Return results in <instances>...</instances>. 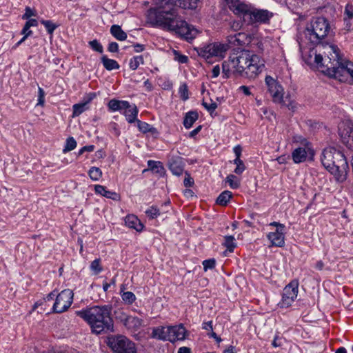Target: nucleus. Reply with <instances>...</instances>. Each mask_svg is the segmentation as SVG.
I'll return each instance as SVG.
<instances>
[{
    "mask_svg": "<svg viewBox=\"0 0 353 353\" xmlns=\"http://www.w3.org/2000/svg\"><path fill=\"white\" fill-rule=\"evenodd\" d=\"M155 6L148 11L147 21L152 26L174 32L187 41L195 38L197 31L178 14L175 0H150Z\"/></svg>",
    "mask_w": 353,
    "mask_h": 353,
    "instance_id": "nucleus-1",
    "label": "nucleus"
},
{
    "mask_svg": "<svg viewBox=\"0 0 353 353\" xmlns=\"http://www.w3.org/2000/svg\"><path fill=\"white\" fill-rule=\"evenodd\" d=\"M327 48L328 54L325 59L313 49L310 50L304 58L305 63L339 81H345L348 76L353 79V63L342 57L336 46L328 45Z\"/></svg>",
    "mask_w": 353,
    "mask_h": 353,
    "instance_id": "nucleus-2",
    "label": "nucleus"
},
{
    "mask_svg": "<svg viewBox=\"0 0 353 353\" xmlns=\"http://www.w3.org/2000/svg\"><path fill=\"white\" fill-rule=\"evenodd\" d=\"M265 68L264 61L254 52L242 50L230 54L222 63L223 77L228 79L232 75L254 79Z\"/></svg>",
    "mask_w": 353,
    "mask_h": 353,
    "instance_id": "nucleus-3",
    "label": "nucleus"
},
{
    "mask_svg": "<svg viewBox=\"0 0 353 353\" xmlns=\"http://www.w3.org/2000/svg\"><path fill=\"white\" fill-rule=\"evenodd\" d=\"M111 310L109 305H95L77 311V314L88 323L92 333L101 334L114 332Z\"/></svg>",
    "mask_w": 353,
    "mask_h": 353,
    "instance_id": "nucleus-4",
    "label": "nucleus"
},
{
    "mask_svg": "<svg viewBox=\"0 0 353 353\" xmlns=\"http://www.w3.org/2000/svg\"><path fill=\"white\" fill-rule=\"evenodd\" d=\"M321 161L323 167L338 180L347 173V159L341 151L334 147H328L323 150Z\"/></svg>",
    "mask_w": 353,
    "mask_h": 353,
    "instance_id": "nucleus-5",
    "label": "nucleus"
},
{
    "mask_svg": "<svg viewBox=\"0 0 353 353\" xmlns=\"http://www.w3.org/2000/svg\"><path fill=\"white\" fill-rule=\"evenodd\" d=\"M330 31V25L325 17L313 18L303 31L305 39L312 45L322 44L325 47L330 45L325 39Z\"/></svg>",
    "mask_w": 353,
    "mask_h": 353,
    "instance_id": "nucleus-6",
    "label": "nucleus"
},
{
    "mask_svg": "<svg viewBox=\"0 0 353 353\" xmlns=\"http://www.w3.org/2000/svg\"><path fill=\"white\" fill-rule=\"evenodd\" d=\"M106 343L114 353H137L136 344L124 335L109 336Z\"/></svg>",
    "mask_w": 353,
    "mask_h": 353,
    "instance_id": "nucleus-7",
    "label": "nucleus"
},
{
    "mask_svg": "<svg viewBox=\"0 0 353 353\" xmlns=\"http://www.w3.org/2000/svg\"><path fill=\"white\" fill-rule=\"evenodd\" d=\"M229 48L228 43L214 42L200 48L197 52L200 57L208 60L212 57H224Z\"/></svg>",
    "mask_w": 353,
    "mask_h": 353,
    "instance_id": "nucleus-8",
    "label": "nucleus"
},
{
    "mask_svg": "<svg viewBox=\"0 0 353 353\" xmlns=\"http://www.w3.org/2000/svg\"><path fill=\"white\" fill-rule=\"evenodd\" d=\"M73 296V292L70 289L63 290L59 293L53 305L54 312L62 313L66 311L72 303Z\"/></svg>",
    "mask_w": 353,
    "mask_h": 353,
    "instance_id": "nucleus-9",
    "label": "nucleus"
},
{
    "mask_svg": "<svg viewBox=\"0 0 353 353\" xmlns=\"http://www.w3.org/2000/svg\"><path fill=\"white\" fill-rule=\"evenodd\" d=\"M273 16V13L268 10H260L249 6V11L246 12L243 21L248 24L255 23H266Z\"/></svg>",
    "mask_w": 353,
    "mask_h": 353,
    "instance_id": "nucleus-10",
    "label": "nucleus"
},
{
    "mask_svg": "<svg viewBox=\"0 0 353 353\" xmlns=\"http://www.w3.org/2000/svg\"><path fill=\"white\" fill-rule=\"evenodd\" d=\"M265 83L272 101L275 103H283L284 90L280 83L269 75L265 77Z\"/></svg>",
    "mask_w": 353,
    "mask_h": 353,
    "instance_id": "nucleus-11",
    "label": "nucleus"
},
{
    "mask_svg": "<svg viewBox=\"0 0 353 353\" xmlns=\"http://www.w3.org/2000/svg\"><path fill=\"white\" fill-rule=\"evenodd\" d=\"M297 294L298 283L296 281L290 282L284 288L282 294V299L279 302V305L281 307H288L297 297Z\"/></svg>",
    "mask_w": 353,
    "mask_h": 353,
    "instance_id": "nucleus-12",
    "label": "nucleus"
},
{
    "mask_svg": "<svg viewBox=\"0 0 353 353\" xmlns=\"http://www.w3.org/2000/svg\"><path fill=\"white\" fill-rule=\"evenodd\" d=\"M252 41V36L245 32H239L230 34L227 37L229 48L231 46H245Z\"/></svg>",
    "mask_w": 353,
    "mask_h": 353,
    "instance_id": "nucleus-13",
    "label": "nucleus"
},
{
    "mask_svg": "<svg viewBox=\"0 0 353 353\" xmlns=\"http://www.w3.org/2000/svg\"><path fill=\"white\" fill-rule=\"evenodd\" d=\"M228 8L236 16L245 17L246 12L249 11V5L241 0H224Z\"/></svg>",
    "mask_w": 353,
    "mask_h": 353,
    "instance_id": "nucleus-14",
    "label": "nucleus"
},
{
    "mask_svg": "<svg viewBox=\"0 0 353 353\" xmlns=\"http://www.w3.org/2000/svg\"><path fill=\"white\" fill-rule=\"evenodd\" d=\"M312 147L297 146L292 152V159L295 163H303L306 161L307 155H313Z\"/></svg>",
    "mask_w": 353,
    "mask_h": 353,
    "instance_id": "nucleus-15",
    "label": "nucleus"
},
{
    "mask_svg": "<svg viewBox=\"0 0 353 353\" xmlns=\"http://www.w3.org/2000/svg\"><path fill=\"white\" fill-rule=\"evenodd\" d=\"M97 97L96 93L90 92L83 98V101L81 103H76L72 106V117L79 116L83 112L89 108L88 104Z\"/></svg>",
    "mask_w": 353,
    "mask_h": 353,
    "instance_id": "nucleus-16",
    "label": "nucleus"
},
{
    "mask_svg": "<svg viewBox=\"0 0 353 353\" xmlns=\"http://www.w3.org/2000/svg\"><path fill=\"white\" fill-rule=\"evenodd\" d=\"M169 341L174 343L176 341L184 340L187 331L182 324L170 326Z\"/></svg>",
    "mask_w": 353,
    "mask_h": 353,
    "instance_id": "nucleus-17",
    "label": "nucleus"
},
{
    "mask_svg": "<svg viewBox=\"0 0 353 353\" xmlns=\"http://www.w3.org/2000/svg\"><path fill=\"white\" fill-rule=\"evenodd\" d=\"M168 166L172 173L176 176L182 174L184 170L183 158L179 156H173L168 162Z\"/></svg>",
    "mask_w": 353,
    "mask_h": 353,
    "instance_id": "nucleus-18",
    "label": "nucleus"
},
{
    "mask_svg": "<svg viewBox=\"0 0 353 353\" xmlns=\"http://www.w3.org/2000/svg\"><path fill=\"white\" fill-rule=\"evenodd\" d=\"M285 230H276L273 232H270L267 237L271 242L272 246L282 248L285 245Z\"/></svg>",
    "mask_w": 353,
    "mask_h": 353,
    "instance_id": "nucleus-19",
    "label": "nucleus"
},
{
    "mask_svg": "<svg viewBox=\"0 0 353 353\" xmlns=\"http://www.w3.org/2000/svg\"><path fill=\"white\" fill-rule=\"evenodd\" d=\"M342 141L349 148H353V128L349 125L339 128Z\"/></svg>",
    "mask_w": 353,
    "mask_h": 353,
    "instance_id": "nucleus-20",
    "label": "nucleus"
},
{
    "mask_svg": "<svg viewBox=\"0 0 353 353\" xmlns=\"http://www.w3.org/2000/svg\"><path fill=\"white\" fill-rule=\"evenodd\" d=\"M170 326H159L154 327L151 334V337L161 341H169Z\"/></svg>",
    "mask_w": 353,
    "mask_h": 353,
    "instance_id": "nucleus-21",
    "label": "nucleus"
},
{
    "mask_svg": "<svg viewBox=\"0 0 353 353\" xmlns=\"http://www.w3.org/2000/svg\"><path fill=\"white\" fill-rule=\"evenodd\" d=\"M94 190L97 194L114 201H119L121 199L119 194L117 193L116 192L108 190L105 186L101 185H95Z\"/></svg>",
    "mask_w": 353,
    "mask_h": 353,
    "instance_id": "nucleus-22",
    "label": "nucleus"
},
{
    "mask_svg": "<svg viewBox=\"0 0 353 353\" xmlns=\"http://www.w3.org/2000/svg\"><path fill=\"white\" fill-rule=\"evenodd\" d=\"M121 321L126 327L129 328L132 327L135 330L139 329L142 325L143 323L141 319L128 315H123V319H121Z\"/></svg>",
    "mask_w": 353,
    "mask_h": 353,
    "instance_id": "nucleus-23",
    "label": "nucleus"
},
{
    "mask_svg": "<svg viewBox=\"0 0 353 353\" xmlns=\"http://www.w3.org/2000/svg\"><path fill=\"white\" fill-rule=\"evenodd\" d=\"M125 223L126 226L130 228L136 230L137 232H141L143 229V225L141 223L140 220L134 215H128L125 219Z\"/></svg>",
    "mask_w": 353,
    "mask_h": 353,
    "instance_id": "nucleus-24",
    "label": "nucleus"
},
{
    "mask_svg": "<svg viewBox=\"0 0 353 353\" xmlns=\"http://www.w3.org/2000/svg\"><path fill=\"white\" fill-rule=\"evenodd\" d=\"M123 114L125 115L126 120L132 123L134 121H137V117L139 112V110L135 104L131 105L130 103V107L127 108H124Z\"/></svg>",
    "mask_w": 353,
    "mask_h": 353,
    "instance_id": "nucleus-25",
    "label": "nucleus"
},
{
    "mask_svg": "<svg viewBox=\"0 0 353 353\" xmlns=\"http://www.w3.org/2000/svg\"><path fill=\"white\" fill-rule=\"evenodd\" d=\"M353 19V6L347 3L345 7L344 10V21L345 23L346 28L350 30L353 28V23L351 20Z\"/></svg>",
    "mask_w": 353,
    "mask_h": 353,
    "instance_id": "nucleus-26",
    "label": "nucleus"
},
{
    "mask_svg": "<svg viewBox=\"0 0 353 353\" xmlns=\"http://www.w3.org/2000/svg\"><path fill=\"white\" fill-rule=\"evenodd\" d=\"M108 108L112 111L122 110L130 107V103L127 101H119L111 99L108 104Z\"/></svg>",
    "mask_w": 353,
    "mask_h": 353,
    "instance_id": "nucleus-27",
    "label": "nucleus"
},
{
    "mask_svg": "<svg viewBox=\"0 0 353 353\" xmlns=\"http://www.w3.org/2000/svg\"><path fill=\"white\" fill-rule=\"evenodd\" d=\"M199 114L196 111H190L184 117L183 125L185 128H190L194 123L198 119Z\"/></svg>",
    "mask_w": 353,
    "mask_h": 353,
    "instance_id": "nucleus-28",
    "label": "nucleus"
},
{
    "mask_svg": "<svg viewBox=\"0 0 353 353\" xmlns=\"http://www.w3.org/2000/svg\"><path fill=\"white\" fill-rule=\"evenodd\" d=\"M110 33L119 41H124L127 38V34L119 25H113L110 28Z\"/></svg>",
    "mask_w": 353,
    "mask_h": 353,
    "instance_id": "nucleus-29",
    "label": "nucleus"
},
{
    "mask_svg": "<svg viewBox=\"0 0 353 353\" xmlns=\"http://www.w3.org/2000/svg\"><path fill=\"white\" fill-rule=\"evenodd\" d=\"M101 59L104 68L108 70L119 69L120 67L115 60L109 59L105 55H103Z\"/></svg>",
    "mask_w": 353,
    "mask_h": 353,
    "instance_id": "nucleus-30",
    "label": "nucleus"
},
{
    "mask_svg": "<svg viewBox=\"0 0 353 353\" xmlns=\"http://www.w3.org/2000/svg\"><path fill=\"white\" fill-rule=\"evenodd\" d=\"M232 196L230 191L225 190L221 192L216 200V203L220 205L225 206Z\"/></svg>",
    "mask_w": 353,
    "mask_h": 353,
    "instance_id": "nucleus-31",
    "label": "nucleus"
},
{
    "mask_svg": "<svg viewBox=\"0 0 353 353\" xmlns=\"http://www.w3.org/2000/svg\"><path fill=\"white\" fill-rule=\"evenodd\" d=\"M137 127L143 133L151 132L152 134L157 133V130L148 123L137 120Z\"/></svg>",
    "mask_w": 353,
    "mask_h": 353,
    "instance_id": "nucleus-32",
    "label": "nucleus"
},
{
    "mask_svg": "<svg viewBox=\"0 0 353 353\" xmlns=\"http://www.w3.org/2000/svg\"><path fill=\"white\" fill-rule=\"evenodd\" d=\"M148 165L152 171L158 173L160 175L164 174V168L160 161L150 160L148 161Z\"/></svg>",
    "mask_w": 353,
    "mask_h": 353,
    "instance_id": "nucleus-33",
    "label": "nucleus"
},
{
    "mask_svg": "<svg viewBox=\"0 0 353 353\" xmlns=\"http://www.w3.org/2000/svg\"><path fill=\"white\" fill-rule=\"evenodd\" d=\"M179 7L183 9H195L199 0H177Z\"/></svg>",
    "mask_w": 353,
    "mask_h": 353,
    "instance_id": "nucleus-34",
    "label": "nucleus"
},
{
    "mask_svg": "<svg viewBox=\"0 0 353 353\" xmlns=\"http://www.w3.org/2000/svg\"><path fill=\"white\" fill-rule=\"evenodd\" d=\"M144 63L143 55L134 56L130 59L129 62L130 68L132 70H137L140 65Z\"/></svg>",
    "mask_w": 353,
    "mask_h": 353,
    "instance_id": "nucleus-35",
    "label": "nucleus"
},
{
    "mask_svg": "<svg viewBox=\"0 0 353 353\" xmlns=\"http://www.w3.org/2000/svg\"><path fill=\"white\" fill-rule=\"evenodd\" d=\"M223 245L227 248V250L230 252H232L236 246V243L234 242V237L231 235L225 236L224 237Z\"/></svg>",
    "mask_w": 353,
    "mask_h": 353,
    "instance_id": "nucleus-36",
    "label": "nucleus"
},
{
    "mask_svg": "<svg viewBox=\"0 0 353 353\" xmlns=\"http://www.w3.org/2000/svg\"><path fill=\"white\" fill-rule=\"evenodd\" d=\"M293 143L297 144V146L312 147V144L308 140L301 135L293 137Z\"/></svg>",
    "mask_w": 353,
    "mask_h": 353,
    "instance_id": "nucleus-37",
    "label": "nucleus"
},
{
    "mask_svg": "<svg viewBox=\"0 0 353 353\" xmlns=\"http://www.w3.org/2000/svg\"><path fill=\"white\" fill-rule=\"evenodd\" d=\"M89 176L93 181H98L102 176V172L99 168L92 167L89 170Z\"/></svg>",
    "mask_w": 353,
    "mask_h": 353,
    "instance_id": "nucleus-38",
    "label": "nucleus"
},
{
    "mask_svg": "<svg viewBox=\"0 0 353 353\" xmlns=\"http://www.w3.org/2000/svg\"><path fill=\"white\" fill-rule=\"evenodd\" d=\"M90 268L91 271L94 273V274H99L103 270V268L101 265V259H96L95 260H94L91 263Z\"/></svg>",
    "mask_w": 353,
    "mask_h": 353,
    "instance_id": "nucleus-39",
    "label": "nucleus"
},
{
    "mask_svg": "<svg viewBox=\"0 0 353 353\" xmlns=\"http://www.w3.org/2000/svg\"><path fill=\"white\" fill-rule=\"evenodd\" d=\"M41 23L45 26L47 32L50 34H52L55 29L58 27V25L55 24L50 20H41Z\"/></svg>",
    "mask_w": 353,
    "mask_h": 353,
    "instance_id": "nucleus-40",
    "label": "nucleus"
},
{
    "mask_svg": "<svg viewBox=\"0 0 353 353\" xmlns=\"http://www.w3.org/2000/svg\"><path fill=\"white\" fill-rule=\"evenodd\" d=\"M122 300L127 304H132L135 300L136 296L132 292H124L121 294Z\"/></svg>",
    "mask_w": 353,
    "mask_h": 353,
    "instance_id": "nucleus-41",
    "label": "nucleus"
},
{
    "mask_svg": "<svg viewBox=\"0 0 353 353\" xmlns=\"http://www.w3.org/2000/svg\"><path fill=\"white\" fill-rule=\"evenodd\" d=\"M77 146V141L73 137H69L66 139L65 145L63 150L64 153L74 150Z\"/></svg>",
    "mask_w": 353,
    "mask_h": 353,
    "instance_id": "nucleus-42",
    "label": "nucleus"
},
{
    "mask_svg": "<svg viewBox=\"0 0 353 353\" xmlns=\"http://www.w3.org/2000/svg\"><path fill=\"white\" fill-rule=\"evenodd\" d=\"M203 106L208 110L210 114L213 117L215 110L217 108V103L210 101V103L205 102L203 101L202 102Z\"/></svg>",
    "mask_w": 353,
    "mask_h": 353,
    "instance_id": "nucleus-43",
    "label": "nucleus"
},
{
    "mask_svg": "<svg viewBox=\"0 0 353 353\" xmlns=\"http://www.w3.org/2000/svg\"><path fill=\"white\" fill-rule=\"evenodd\" d=\"M234 163L236 165L234 171L236 174H242L243 172L245 170V166L240 158L235 159L234 160Z\"/></svg>",
    "mask_w": 353,
    "mask_h": 353,
    "instance_id": "nucleus-44",
    "label": "nucleus"
},
{
    "mask_svg": "<svg viewBox=\"0 0 353 353\" xmlns=\"http://www.w3.org/2000/svg\"><path fill=\"white\" fill-rule=\"evenodd\" d=\"M146 214L150 219H155L160 215V212L157 206L152 205L145 211Z\"/></svg>",
    "mask_w": 353,
    "mask_h": 353,
    "instance_id": "nucleus-45",
    "label": "nucleus"
},
{
    "mask_svg": "<svg viewBox=\"0 0 353 353\" xmlns=\"http://www.w3.org/2000/svg\"><path fill=\"white\" fill-rule=\"evenodd\" d=\"M179 92L180 94V97L182 100L186 101L188 99V98H189L188 88V85H186V83H183V84L181 85V86L179 88Z\"/></svg>",
    "mask_w": 353,
    "mask_h": 353,
    "instance_id": "nucleus-46",
    "label": "nucleus"
},
{
    "mask_svg": "<svg viewBox=\"0 0 353 353\" xmlns=\"http://www.w3.org/2000/svg\"><path fill=\"white\" fill-rule=\"evenodd\" d=\"M281 105L286 106L289 110L292 111H295L296 109V103L290 100V99L288 100V97H285V99H283V103H278Z\"/></svg>",
    "mask_w": 353,
    "mask_h": 353,
    "instance_id": "nucleus-47",
    "label": "nucleus"
},
{
    "mask_svg": "<svg viewBox=\"0 0 353 353\" xmlns=\"http://www.w3.org/2000/svg\"><path fill=\"white\" fill-rule=\"evenodd\" d=\"M89 45L93 50L97 51L99 53L103 52V46L97 39L90 41L89 42Z\"/></svg>",
    "mask_w": 353,
    "mask_h": 353,
    "instance_id": "nucleus-48",
    "label": "nucleus"
},
{
    "mask_svg": "<svg viewBox=\"0 0 353 353\" xmlns=\"http://www.w3.org/2000/svg\"><path fill=\"white\" fill-rule=\"evenodd\" d=\"M216 261L214 259L204 260L203 261V270L207 271L209 269H213L215 267Z\"/></svg>",
    "mask_w": 353,
    "mask_h": 353,
    "instance_id": "nucleus-49",
    "label": "nucleus"
},
{
    "mask_svg": "<svg viewBox=\"0 0 353 353\" xmlns=\"http://www.w3.org/2000/svg\"><path fill=\"white\" fill-rule=\"evenodd\" d=\"M236 176L233 174H230L227 176L226 180L229 183L230 186L233 188H237L239 186V183L237 181H234Z\"/></svg>",
    "mask_w": 353,
    "mask_h": 353,
    "instance_id": "nucleus-50",
    "label": "nucleus"
},
{
    "mask_svg": "<svg viewBox=\"0 0 353 353\" xmlns=\"http://www.w3.org/2000/svg\"><path fill=\"white\" fill-rule=\"evenodd\" d=\"M45 102V92L41 88L38 90V102L37 105L43 106Z\"/></svg>",
    "mask_w": 353,
    "mask_h": 353,
    "instance_id": "nucleus-51",
    "label": "nucleus"
},
{
    "mask_svg": "<svg viewBox=\"0 0 353 353\" xmlns=\"http://www.w3.org/2000/svg\"><path fill=\"white\" fill-rule=\"evenodd\" d=\"M175 58L174 59L181 63H186L188 61V57L185 55L179 54L177 51L174 50Z\"/></svg>",
    "mask_w": 353,
    "mask_h": 353,
    "instance_id": "nucleus-52",
    "label": "nucleus"
},
{
    "mask_svg": "<svg viewBox=\"0 0 353 353\" xmlns=\"http://www.w3.org/2000/svg\"><path fill=\"white\" fill-rule=\"evenodd\" d=\"M183 184L185 187H192L194 185L193 179L187 172H185V177L183 181Z\"/></svg>",
    "mask_w": 353,
    "mask_h": 353,
    "instance_id": "nucleus-53",
    "label": "nucleus"
},
{
    "mask_svg": "<svg viewBox=\"0 0 353 353\" xmlns=\"http://www.w3.org/2000/svg\"><path fill=\"white\" fill-rule=\"evenodd\" d=\"M94 146L93 145H85L79 150V151L78 152V155H81L85 152H92L94 150Z\"/></svg>",
    "mask_w": 353,
    "mask_h": 353,
    "instance_id": "nucleus-54",
    "label": "nucleus"
},
{
    "mask_svg": "<svg viewBox=\"0 0 353 353\" xmlns=\"http://www.w3.org/2000/svg\"><path fill=\"white\" fill-rule=\"evenodd\" d=\"M34 12L29 7H27L25 10V13L23 15L22 18L23 19H28L30 18L32 16H34Z\"/></svg>",
    "mask_w": 353,
    "mask_h": 353,
    "instance_id": "nucleus-55",
    "label": "nucleus"
},
{
    "mask_svg": "<svg viewBox=\"0 0 353 353\" xmlns=\"http://www.w3.org/2000/svg\"><path fill=\"white\" fill-rule=\"evenodd\" d=\"M108 50L110 52H116L119 50L118 43L116 42H111L109 43Z\"/></svg>",
    "mask_w": 353,
    "mask_h": 353,
    "instance_id": "nucleus-56",
    "label": "nucleus"
},
{
    "mask_svg": "<svg viewBox=\"0 0 353 353\" xmlns=\"http://www.w3.org/2000/svg\"><path fill=\"white\" fill-rule=\"evenodd\" d=\"M242 23L240 21H232L230 24V28L234 30L238 31L241 28Z\"/></svg>",
    "mask_w": 353,
    "mask_h": 353,
    "instance_id": "nucleus-57",
    "label": "nucleus"
},
{
    "mask_svg": "<svg viewBox=\"0 0 353 353\" xmlns=\"http://www.w3.org/2000/svg\"><path fill=\"white\" fill-rule=\"evenodd\" d=\"M270 225L276 227V230H280V231L285 230V226L283 224L280 223L279 222H276V221L270 223Z\"/></svg>",
    "mask_w": 353,
    "mask_h": 353,
    "instance_id": "nucleus-58",
    "label": "nucleus"
},
{
    "mask_svg": "<svg viewBox=\"0 0 353 353\" xmlns=\"http://www.w3.org/2000/svg\"><path fill=\"white\" fill-rule=\"evenodd\" d=\"M212 77L216 78L220 74V67L219 65H216L213 67L212 70Z\"/></svg>",
    "mask_w": 353,
    "mask_h": 353,
    "instance_id": "nucleus-59",
    "label": "nucleus"
},
{
    "mask_svg": "<svg viewBox=\"0 0 353 353\" xmlns=\"http://www.w3.org/2000/svg\"><path fill=\"white\" fill-rule=\"evenodd\" d=\"M25 25H26L27 27L30 28L31 27H36V26H37L38 22L34 19H29L28 21H27L26 22Z\"/></svg>",
    "mask_w": 353,
    "mask_h": 353,
    "instance_id": "nucleus-60",
    "label": "nucleus"
},
{
    "mask_svg": "<svg viewBox=\"0 0 353 353\" xmlns=\"http://www.w3.org/2000/svg\"><path fill=\"white\" fill-rule=\"evenodd\" d=\"M234 153L235 154L236 159L240 158L241 155L242 149L240 145H236L233 149Z\"/></svg>",
    "mask_w": 353,
    "mask_h": 353,
    "instance_id": "nucleus-61",
    "label": "nucleus"
},
{
    "mask_svg": "<svg viewBox=\"0 0 353 353\" xmlns=\"http://www.w3.org/2000/svg\"><path fill=\"white\" fill-rule=\"evenodd\" d=\"M202 328L205 330H211L212 331V321H210L208 322H204L202 325Z\"/></svg>",
    "mask_w": 353,
    "mask_h": 353,
    "instance_id": "nucleus-62",
    "label": "nucleus"
},
{
    "mask_svg": "<svg viewBox=\"0 0 353 353\" xmlns=\"http://www.w3.org/2000/svg\"><path fill=\"white\" fill-rule=\"evenodd\" d=\"M134 52H143L145 50V46L140 43H137L133 46Z\"/></svg>",
    "mask_w": 353,
    "mask_h": 353,
    "instance_id": "nucleus-63",
    "label": "nucleus"
},
{
    "mask_svg": "<svg viewBox=\"0 0 353 353\" xmlns=\"http://www.w3.org/2000/svg\"><path fill=\"white\" fill-rule=\"evenodd\" d=\"M239 90L242 91L246 96H250L252 94V93L250 91V88L248 86L241 85L239 87Z\"/></svg>",
    "mask_w": 353,
    "mask_h": 353,
    "instance_id": "nucleus-64",
    "label": "nucleus"
}]
</instances>
